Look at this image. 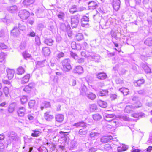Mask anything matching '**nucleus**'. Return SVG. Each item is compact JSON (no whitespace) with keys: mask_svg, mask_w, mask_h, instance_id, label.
<instances>
[{"mask_svg":"<svg viewBox=\"0 0 152 152\" xmlns=\"http://www.w3.org/2000/svg\"><path fill=\"white\" fill-rule=\"evenodd\" d=\"M80 16L78 15L72 16L71 17V24L72 27L76 28L77 27L80 19Z\"/></svg>","mask_w":152,"mask_h":152,"instance_id":"f257e3e1","label":"nucleus"},{"mask_svg":"<svg viewBox=\"0 0 152 152\" xmlns=\"http://www.w3.org/2000/svg\"><path fill=\"white\" fill-rule=\"evenodd\" d=\"M20 18L23 20H26L29 16V13L25 10H21L18 13Z\"/></svg>","mask_w":152,"mask_h":152,"instance_id":"f03ea898","label":"nucleus"},{"mask_svg":"<svg viewBox=\"0 0 152 152\" xmlns=\"http://www.w3.org/2000/svg\"><path fill=\"white\" fill-rule=\"evenodd\" d=\"M120 3V0H113L112 4L114 9L116 11H117L119 10Z\"/></svg>","mask_w":152,"mask_h":152,"instance_id":"7ed1b4c3","label":"nucleus"},{"mask_svg":"<svg viewBox=\"0 0 152 152\" xmlns=\"http://www.w3.org/2000/svg\"><path fill=\"white\" fill-rule=\"evenodd\" d=\"M141 106V104L137 107L136 106H133L132 105L127 106L124 109V112L127 113H130L131 112L133 111V110Z\"/></svg>","mask_w":152,"mask_h":152,"instance_id":"20e7f679","label":"nucleus"},{"mask_svg":"<svg viewBox=\"0 0 152 152\" xmlns=\"http://www.w3.org/2000/svg\"><path fill=\"white\" fill-rule=\"evenodd\" d=\"M26 112L25 108L23 107H19L17 110L18 115L19 117H23L25 115Z\"/></svg>","mask_w":152,"mask_h":152,"instance_id":"39448f33","label":"nucleus"},{"mask_svg":"<svg viewBox=\"0 0 152 152\" xmlns=\"http://www.w3.org/2000/svg\"><path fill=\"white\" fill-rule=\"evenodd\" d=\"M8 133V137L11 141L15 140L17 139V134L15 132H9Z\"/></svg>","mask_w":152,"mask_h":152,"instance_id":"423d86ee","label":"nucleus"},{"mask_svg":"<svg viewBox=\"0 0 152 152\" xmlns=\"http://www.w3.org/2000/svg\"><path fill=\"white\" fill-rule=\"evenodd\" d=\"M44 118L47 121H50L54 118V116L53 115L50 114L49 112H46L44 113Z\"/></svg>","mask_w":152,"mask_h":152,"instance_id":"0eeeda50","label":"nucleus"},{"mask_svg":"<svg viewBox=\"0 0 152 152\" xmlns=\"http://www.w3.org/2000/svg\"><path fill=\"white\" fill-rule=\"evenodd\" d=\"M86 3L88 4L89 10L95 9L98 7L97 3L94 1L87 2Z\"/></svg>","mask_w":152,"mask_h":152,"instance_id":"6e6552de","label":"nucleus"},{"mask_svg":"<svg viewBox=\"0 0 152 152\" xmlns=\"http://www.w3.org/2000/svg\"><path fill=\"white\" fill-rule=\"evenodd\" d=\"M87 124L83 121H81L75 123L73 126L76 128L82 127L83 128H86L87 127Z\"/></svg>","mask_w":152,"mask_h":152,"instance_id":"1a4fd4ad","label":"nucleus"},{"mask_svg":"<svg viewBox=\"0 0 152 152\" xmlns=\"http://www.w3.org/2000/svg\"><path fill=\"white\" fill-rule=\"evenodd\" d=\"M34 83H30L28 85L25 87L23 90L26 92H29L34 87Z\"/></svg>","mask_w":152,"mask_h":152,"instance_id":"9d476101","label":"nucleus"},{"mask_svg":"<svg viewBox=\"0 0 152 152\" xmlns=\"http://www.w3.org/2000/svg\"><path fill=\"white\" fill-rule=\"evenodd\" d=\"M30 77V75L29 74H27L23 77L21 80V83L22 84H25L28 83Z\"/></svg>","mask_w":152,"mask_h":152,"instance_id":"9b49d317","label":"nucleus"},{"mask_svg":"<svg viewBox=\"0 0 152 152\" xmlns=\"http://www.w3.org/2000/svg\"><path fill=\"white\" fill-rule=\"evenodd\" d=\"M89 18L86 16H83L81 20V26L82 27H85V25L88 24V22L89 21Z\"/></svg>","mask_w":152,"mask_h":152,"instance_id":"f8f14e48","label":"nucleus"},{"mask_svg":"<svg viewBox=\"0 0 152 152\" xmlns=\"http://www.w3.org/2000/svg\"><path fill=\"white\" fill-rule=\"evenodd\" d=\"M8 77L9 79H11L14 76V71L13 69L7 68L6 70Z\"/></svg>","mask_w":152,"mask_h":152,"instance_id":"ddd939ff","label":"nucleus"},{"mask_svg":"<svg viewBox=\"0 0 152 152\" xmlns=\"http://www.w3.org/2000/svg\"><path fill=\"white\" fill-rule=\"evenodd\" d=\"M11 34L14 37H18L20 34V31L19 29L16 27H15L11 31Z\"/></svg>","mask_w":152,"mask_h":152,"instance_id":"4468645a","label":"nucleus"},{"mask_svg":"<svg viewBox=\"0 0 152 152\" xmlns=\"http://www.w3.org/2000/svg\"><path fill=\"white\" fill-rule=\"evenodd\" d=\"M100 140L101 142L102 143H106L110 140H114L113 138L111 136L102 137Z\"/></svg>","mask_w":152,"mask_h":152,"instance_id":"2eb2a0df","label":"nucleus"},{"mask_svg":"<svg viewBox=\"0 0 152 152\" xmlns=\"http://www.w3.org/2000/svg\"><path fill=\"white\" fill-rule=\"evenodd\" d=\"M63 66H71V61L68 58L65 59L61 62Z\"/></svg>","mask_w":152,"mask_h":152,"instance_id":"dca6fc26","label":"nucleus"},{"mask_svg":"<svg viewBox=\"0 0 152 152\" xmlns=\"http://www.w3.org/2000/svg\"><path fill=\"white\" fill-rule=\"evenodd\" d=\"M64 116L61 114H58L56 115L55 116L56 121L59 123L62 122L64 119Z\"/></svg>","mask_w":152,"mask_h":152,"instance_id":"f3484780","label":"nucleus"},{"mask_svg":"<svg viewBox=\"0 0 152 152\" xmlns=\"http://www.w3.org/2000/svg\"><path fill=\"white\" fill-rule=\"evenodd\" d=\"M86 128H83L80 129L78 132V134L79 136H82L86 135L88 132V130L86 129Z\"/></svg>","mask_w":152,"mask_h":152,"instance_id":"a211bd4d","label":"nucleus"},{"mask_svg":"<svg viewBox=\"0 0 152 152\" xmlns=\"http://www.w3.org/2000/svg\"><path fill=\"white\" fill-rule=\"evenodd\" d=\"M42 52L45 56H49L50 53V50L47 47L43 48L42 49Z\"/></svg>","mask_w":152,"mask_h":152,"instance_id":"6ab92c4d","label":"nucleus"},{"mask_svg":"<svg viewBox=\"0 0 152 152\" xmlns=\"http://www.w3.org/2000/svg\"><path fill=\"white\" fill-rule=\"evenodd\" d=\"M34 1L35 0H24L23 2V4L25 7H27L33 4Z\"/></svg>","mask_w":152,"mask_h":152,"instance_id":"aec40b11","label":"nucleus"},{"mask_svg":"<svg viewBox=\"0 0 152 152\" xmlns=\"http://www.w3.org/2000/svg\"><path fill=\"white\" fill-rule=\"evenodd\" d=\"M145 82V80L143 79H140L137 81L134 82L133 83L134 86L136 87H140L141 85Z\"/></svg>","mask_w":152,"mask_h":152,"instance_id":"412c9836","label":"nucleus"},{"mask_svg":"<svg viewBox=\"0 0 152 152\" xmlns=\"http://www.w3.org/2000/svg\"><path fill=\"white\" fill-rule=\"evenodd\" d=\"M17 10V7L16 5H13L7 7V10L12 13L16 12Z\"/></svg>","mask_w":152,"mask_h":152,"instance_id":"4be33fe9","label":"nucleus"},{"mask_svg":"<svg viewBox=\"0 0 152 152\" xmlns=\"http://www.w3.org/2000/svg\"><path fill=\"white\" fill-rule=\"evenodd\" d=\"M97 77L101 80H104L106 78L107 76L105 73H100L96 75Z\"/></svg>","mask_w":152,"mask_h":152,"instance_id":"5701e85b","label":"nucleus"},{"mask_svg":"<svg viewBox=\"0 0 152 152\" xmlns=\"http://www.w3.org/2000/svg\"><path fill=\"white\" fill-rule=\"evenodd\" d=\"M15 104L14 103L10 104L8 107V111L10 113H12L15 110Z\"/></svg>","mask_w":152,"mask_h":152,"instance_id":"b1692460","label":"nucleus"},{"mask_svg":"<svg viewBox=\"0 0 152 152\" xmlns=\"http://www.w3.org/2000/svg\"><path fill=\"white\" fill-rule=\"evenodd\" d=\"M73 72L75 73L80 74L83 72V69L82 67H75L73 69Z\"/></svg>","mask_w":152,"mask_h":152,"instance_id":"393cba45","label":"nucleus"},{"mask_svg":"<svg viewBox=\"0 0 152 152\" xmlns=\"http://www.w3.org/2000/svg\"><path fill=\"white\" fill-rule=\"evenodd\" d=\"M86 96L89 99L92 100L94 99L96 97V95L92 92H89L86 94Z\"/></svg>","mask_w":152,"mask_h":152,"instance_id":"a878e982","label":"nucleus"},{"mask_svg":"<svg viewBox=\"0 0 152 152\" xmlns=\"http://www.w3.org/2000/svg\"><path fill=\"white\" fill-rule=\"evenodd\" d=\"M25 72V70L23 67H19L16 70V73L19 75H21Z\"/></svg>","mask_w":152,"mask_h":152,"instance_id":"bb28decb","label":"nucleus"},{"mask_svg":"<svg viewBox=\"0 0 152 152\" xmlns=\"http://www.w3.org/2000/svg\"><path fill=\"white\" fill-rule=\"evenodd\" d=\"M92 116L93 120L95 121L100 120L102 118L101 116L98 113L93 114Z\"/></svg>","mask_w":152,"mask_h":152,"instance_id":"cd10ccee","label":"nucleus"},{"mask_svg":"<svg viewBox=\"0 0 152 152\" xmlns=\"http://www.w3.org/2000/svg\"><path fill=\"white\" fill-rule=\"evenodd\" d=\"M44 42L48 45L51 46L53 45V41L51 39L47 38L45 39L44 41Z\"/></svg>","mask_w":152,"mask_h":152,"instance_id":"c85d7f7f","label":"nucleus"},{"mask_svg":"<svg viewBox=\"0 0 152 152\" xmlns=\"http://www.w3.org/2000/svg\"><path fill=\"white\" fill-rule=\"evenodd\" d=\"M145 44L148 46L152 45V37L147 38L144 42Z\"/></svg>","mask_w":152,"mask_h":152,"instance_id":"c756f323","label":"nucleus"},{"mask_svg":"<svg viewBox=\"0 0 152 152\" xmlns=\"http://www.w3.org/2000/svg\"><path fill=\"white\" fill-rule=\"evenodd\" d=\"M98 102L99 106L105 108L107 107V104L105 102L99 100L98 101Z\"/></svg>","mask_w":152,"mask_h":152,"instance_id":"7c9ffc66","label":"nucleus"},{"mask_svg":"<svg viewBox=\"0 0 152 152\" xmlns=\"http://www.w3.org/2000/svg\"><path fill=\"white\" fill-rule=\"evenodd\" d=\"M112 145L109 144H106L104 146V149L108 151H112Z\"/></svg>","mask_w":152,"mask_h":152,"instance_id":"2f4dec72","label":"nucleus"},{"mask_svg":"<svg viewBox=\"0 0 152 152\" xmlns=\"http://www.w3.org/2000/svg\"><path fill=\"white\" fill-rule=\"evenodd\" d=\"M22 55L24 58L26 60L30 59L31 57V55L26 51L23 52Z\"/></svg>","mask_w":152,"mask_h":152,"instance_id":"473e14b6","label":"nucleus"},{"mask_svg":"<svg viewBox=\"0 0 152 152\" xmlns=\"http://www.w3.org/2000/svg\"><path fill=\"white\" fill-rule=\"evenodd\" d=\"M33 132L31 133V136L33 137H37L39 136L41 134L39 131L36 130H33Z\"/></svg>","mask_w":152,"mask_h":152,"instance_id":"72a5a7b5","label":"nucleus"},{"mask_svg":"<svg viewBox=\"0 0 152 152\" xmlns=\"http://www.w3.org/2000/svg\"><path fill=\"white\" fill-rule=\"evenodd\" d=\"M103 115L105 120H108V118H113L114 117L113 114H109L106 113H104Z\"/></svg>","mask_w":152,"mask_h":152,"instance_id":"f704fd0d","label":"nucleus"},{"mask_svg":"<svg viewBox=\"0 0 152 152\" xmlns=\"http://www.w3.org/2000/svg\"><path fill=\"white\" fill-rule=\"evenodd\" d=\"M119 91L125 95H127L129 92V89L125 88H122L120 89Z\"/></svg>","mask_w":152,"mask_h":152,"instance_id":"c9c22d12","label":"nucleus"},{"mask_svg":"<svg viewBox=\"0 0 152 152\" xmlns=\"http://www.w3.org/2000/svg\"><path fill=\"white\" fill-rule=\"evenodd\" d=\"M94 20L96 22H99L101 19V17L99 14L94 15L93 16Z\"/></svg>","mask_w":152,"mask_h":152,"instance_id":"e433bc0d","label":"nucleus"},{"mask_svg":"<svg viewBox=\"0 0 152 152\" xmlns=\"http://www.w3.org/2000/svg\"><path fill=\"white\" fill-rule=\"evenodd\" d=\"M6 54L3 53L2 52L0 53V62L2 63H4L5 62V56Z\"/></svg>","mask_w":152,"mask_h":152,"instance_id":"4c0bfd02","label":"nucleus"},{"mask_svg":"<svg viewBox=\"0 0 152 152\" xmlns=\"http://www.w3.org/2000/svg\"><path fill=\"white\" fill-rule=\"evenodd\" d=\"M87 91V88L85 86L83 85L81 86L80 88V93L81 94H86V92Z\"/></svg>","mask_w":152,"mask_h":152,"instance_id":"58836bf2","label":"nucleus"},{"mask_svg":"<svg viewBox=\"0 0 152 152\" xmlns=\"http://www.w3.org/2000/svg\"><path fill=\"white\" fill-rule=\"evenodd\" d=\"M65 16L64 13L62 12H60L57 14V16L61 20H62L64 19Z\"/></svg>","mask_w":152,"mask_h":152,"instance_id":"ea45409f","label":"nucleus"},{"mask_svg":"<svg viewBox=\"0 0 152 152\" xmlns=\"http://www.w3.org/2000/svg\"><path fill=\"white\" fill-rule=\"evenodd\" d=\"M64 56V54L63 52H58L56 54V58L57 59H60L61 58L63 57Z\"/></svg>","mask_w":152,"mask_h":152,"instance_id":"a19ab883","label":"nucleus"},{"mask_svg":"<svg viewBox=\"0 0 152 152\" xmlns=\"http://www.w3.org/2000/svg\"><path fill=\"white\" fill-rule=\"evenodd\" d=\"M28 100V97L27 96H23L21 97L20 98L21 103L22 104H24L27 102Z\"/></svg>","mask_w":152,"mask_h":152,"instance_id":"79ce46f5","label":"nucleus"},{"mask_svg":"<svg viewBox=\"0 0 152 152\" xmlns=\"http://www.w3.org/2000/svg\"><path fill=\"white\" fill-rule=\"evenodd\" d=\"M108 92V91L107 90H102L99 91V96H102L107 94Z\"/></svg>","mask_w":152,"mask_h":152,"instance_id":"37998d69","label":"nucleus"},{"mask_svg":"<svg viewBox=\"0 0 152 152\" xmlns=\"http://www.w3.org/2000/svg\"><path fill=\"white\" fill-rule=\"evenodd\" d=\"M90 56L95 61L99 62V60L100 59V56L99 55H92L91 53V55H90Z\"/></svg>","mask_w":152,"mask_h":152,"instance_id":"c03bdc74","label":"nucleus"},{"mask_svg":"<svg viewBox=\"0 0 152 152\" xmlns=\"http://www.w3.org/2000/svg\"><path fill=\"white\" fill-rule=\"evenodd\" d=\"M35 104V101L34 100H31L28 102V105L30 108H33L34 107Z\"/></svg>","mask_w":152,"mask_h":152,"instance_id":"a18cd8bd","label":"nucleus"},{"mask_svg":"<svg viewBox=\"0 0 152 152\" xmlns=\"http://www.w3.org/2000/svg\"><path fill=\"white\" fill-rule=\"evenodd\" d=\"M97 109V106L95 104H93L90 105V110L91 112H93Z\"/></svg>","mask_w":152,"mask_h":152,"instance_id":"49530a36","label":"nucleus"},{"mask_svg":"<svg viewBox=\"0 0 152 152\" xmlns=\"http://www.w3.org/2000/svg\"><path fill=\"white\" fill-rule=\"evenodd\" d=\"M77 11V9L75 5L73 6L69 10V12L72 14L74 13Z\"/></svg>","mask_w":152,"mask_h":152,"instance_id":"de8ad7c7","label":"nucleus"},{"mask_svg":"<svg viewBox=\"0 0 152 152\" xmlns=\"http://www.w3.org/2000/svg\"><path fill=\"white\" fill-rule=\"evenodd\" d=\"M119 118L124 120L126 121H129L130 118L127 116L125 115H121L119 116Z\"/></svg>","mask_w":152,"mask_h":152,"instance_id":"09e8293b","label":"nucleus"},{"mask_svg":"<svg viewBox=\"0 0 152 152\" xmlns=\"http://www.w3.org/2000/svg\"><path fill=\"white\" fill-rule=\"evenodd\" d=\"M99 135V134L98 133H96L94 132H92L90 134V136L91 138H96L97 136Z\"/></svg>","mask_w":152,"mask_h":152,"instance_id":"8fccbe9b","label":"nucleus"},{"mask_svg":"<svg viewBox=\"0 0 152 152\" xmlns=\"http://www.w3.org/2000/svg\"><path fill=\"white\" fill-rule=\"evenodd\" d=\"M35 42L36 44L38 45L39 46L41 44V42L40 41V38L38 36H36L35 37Z\"/></svg>","mask_w":152,"mask_h":152,"instance_id":"3c124183","label":"nucleus"},{"mask_svg":"<svg viewBox=\"0 0 152 152\" xmlns=\"http://www.w3.org/2000/svg\"><path fill=\"white\" fill-rule=\"evenodd\" d=\"M3 91L4 93L6 96H7L9 94V89L7 87H5L3 89Z\"/></svg>","mask_w":152,"mask_h":152,"instance_id":"603ef678","label":"nucleus"},{"mask_svg":"<svg viewBox=\"0 0 152 152\" xmlns=\"http://www.w3.org/2000/svg\"><path fill=\"white\" fill-rule=\"evenodd\" d=\"M83 38V36L81 34H77L76 36V39L78 41L81 40Z\"/></svg>","mask_w":152,"mask_h":152,"instance_id":"864d4df0","label":"nucleus"},{"mask_svg":"<svg viewBox=\"0 0 152 152\" xmlns=\"http://www.w3.org/2000/svg\"><path fill=\"white\" fill-rule=\"evenodd\" d=\"M45 61H37L36 62V65L41 66H45L44 65V63H45Z\"/></svg>","mask_w":152,"mask_h":152,"instance_id":"5fc2aeb1","label":"nucleus"},{"mask_svg":"<svg viewBox=\"0 0 152 152\" xmlns=\"http://www.w3.org/2000/svg\"><path fill=\"white\" fill-rule=\"evenodd\" d=\"M143 69L145 72L147 74L151 73V69L149 67H144Z\"/></svg>","mask_w":152,"mask_h":152,"instance_id":"6e6d98bb","label":"nucleus"},{"mask_svg":"<svg viewBox=\"0 0 152 152\" xmlns=\"http://www.w3.org/2000/svg\"><path fill=\"white\" fill-rule=\"evenodd\" d=\"M69 28V30L66 29H63V30H65L67 32L68 35L69 37H71L72 35V32L71 31V29L69 27L68 28Z\"/></svg>","mask_w":152,"mask_h":152,"instance_id":"4d7b16f0","label":"nucleus"},{"mask_svg":"<svg viewBox=\"0 0 152 152\" xmlns=\"http://www.w3.org/2000/svg\"><path fill=\"white\" fill-rule=\"evenodd\" d=\"M141 114L140 113H134L132 115V116L133 117L135 118H138L140 117H141Z\"/></svg>","mask_w":152,"mask_h":152,"instance_id":"13d9d810","label":"nucleus"},{"mask_svg":"<svg viewBox=\"0 0 152 152\" xmlns=\"http://www.w3.org/2000/svg\"><path fill=\"white\" fill-rule=\"evenodd\" d=\"M0 47L2 49H6L7 47V45L3 43H0Z\"/></svg>","mask_w":152,"mask_h":152,"instance_id":"bf43d9fd","label":"nucleus"},{"mask_svg":"<svg viewBox=\"0 0 152 152\" xmlns=\"http://www.w3.org/2000/svg\"><path fill=\"white\" fill-rule=\"evenodd\" d=\"M71 69V67H61L63 71L65 72L68 71Z\"/></svg>","mask_w":152,"mask_h":152,"instance_id":"052dcab7","label":"nucleus"},{"mask_svg":"<svg viewBox=\"0 0 152 152\" xmlns=\"http://www.w3.org/2000/svg\"><path fill=\"white\" fill-rule=\"evenodd\" d=\"M27 117L28 119L30 121L33 120L34 119V114H29L27 115Z\"/></svg>","mask_w":152,"mask_h":152,"instance_id":"680f3d73","label":"nucleus"},{"mask_svg":"<svg viewBox=\"0 0 152 152\" xmlns=\"http://www.w3.org/2000/svg\"><path fill=\"white\" fill-rule=\"evenodd\" d=\"M117 97V95L115 94H112L110 95V97L111 100H114Z\"/></svg>","mask_w":152,"mask_h":152,"instance_id":"e2e57ef3","label":"nucleus"},{"mask_svg":"<svg viewBox=\"0 0 152 152\" xmlns=\"http://www.w3.org/2000/svg\"><path fill=\"white\" fill-rule=\"evenodd\" d=\"M71 56L75 60H77V55L75 53H72L71 54Z\"/></svg>","mask_w":152,"mask_h":152,"instance_id":"0e129e2a","label":"nucleus"},{"mask_svg":"<svg viewBox=\"0 0 152 152\" xmlns=\"http://www.w3.org/2000/svg\"><path fill=\"white\" fill-rule=\"evenodd\" d=\"M90 54L87 55L85 51H82L81 53V55L82 56L86 57H90Z\"/></svg>","mask_w":152,"mask_h":152,"instance_id":"69168bd1","label":"nucleus"},{"mask_svg":"<svg viewBox=\"0 0 152 152\" xmlns=\"http://www.w3.org/2000/svg\"><path fill=\"white\" fill-rule=\"evenodd\" d=\"M43 104L46 107H48L50 106V103L48 102H45L44 103H43Z\"/></svg>","mask_w":152,"mask_h":152,"instance_id":"338daca9","label":"nucleus"},{"mask_svg":"<svg viewBox=\"0 0 152 152\" xmlns=\"http://www.w3.org/2000/svg\"><path fill=\"white\" fill-rule=\"evenodd\" d=\"M152 150V147L151 146H149L148 148L145 151L146 152H151V151Z\"/></svg>","mask_w":152,"mask_h":152,"instance_id":"774afa93","label":"nucleus"}]
</instances>
